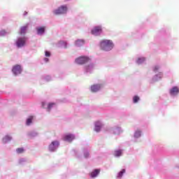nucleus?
Wrapping results in <instances>:
<instances>
[{"label":"nucleus","instance_id":"25","mask_svg":"<svg viewBox=\"0 0 179 179\" xmlns=\"http://www.w3.org/2000/svg\"><path fill=\"white\" fill-rule=\"evenodd\" d=\"M16 152L18 154L23 153V152H24V149H23V148H17Z\"/></svg>","mask_w":179,"mask_h":179},{"label":"nucleus","instance_id":"11","mask_svg":"<svg viewBox=\"0 0 179 179\" xmlns=\"http://www.w3.org/2000/svg\"><path fill=\"white\" fill-rule=\"evenodd\" d=\"M100 174V169H95L90 173V176L92 178H94L96 176H99Z\"/></svg>","mask_w":179,"mask_h":179},{"label":"nucleus","instance_id":"24","mask_svg":"<svg viewBox=\"0 0 179 179\" xmlns=\"http://www.w3.org/2000/svg\"><path fill=\"white\" fill-rule=\"evenodd\" d=\"M138 100H140L139 96H134L133 97V101H134V103H138Z\"/></svg>","mask_w":179,"mask_h":179},{"label":"nucleus","instance_id":"28","mask_svg":"<svg viewBox=\"0 0 179 179\" xmlns=\"http://www.w3.org/2000/svg\"><path fill=\"white\" fill-rule=\"evenodd\" d=\"M159 66H155V67H154V69H153V71L154 72H156V71H159Z\"/></svg>","mask_w":179,"mask_h":179},{"label":"nucleus","instance_id":"12","mask_svg":"<svg viewBox=\"0 0 179 179\" xmlns=\"http://www.w3.org/2000/svg\"><path fill=\"white\" fill-rule=\"evenodd\" d=\"M101 127H102V124H101V122H96L95 123V131L96 132H99L100 129H101Z\"/></svg>","mask_w":179,"mask_h":179},{"label":"nucleus","instance_id":"3","mask_svg":"<svg viewBox=\"0 0 179 179\" xmlns=\"http://www.w3.org/2000/svg\"><path fill=\"white\" fill-rule=\"evenodd\" d=\"M75 61L76 64H78L79 65H83V64L89 62V61H90V59L87 57L82 56L76 59Z\"/></svg>","mask_w":179,"mask_h":179},{"label":"nucleus","instance_id":"19","mask_svg":"<svg viewBox=\"0 0 179 179\" xmlns=\"http://www.w3.org/2000/svg\"><path fill=\"white\" fill-rule=\"evenodd\" d=\"M31 121H33V116H30V117L27 120V125H30V124H31Z\"/></svg>","mask_w":179,"mask_h":179},{"label":"nucleus","instance_id":"8","mask_svg":"<svg viewBox=\"0 0 179 179\" xmlns=\"http://www.w3.org/2000/svg\"><path fill=\"white\" fill-rule=\"evenodd\" d=\"M75 139V136L73 134H66L64 137V141L66 142H72Z\"/></svg>","mask_w":179,"mask_h":179},{"label":"nucleus","instance_id":"7","mask_svg":"<svg viewBox=\"0 0 179 179\" xmlns=\"http://www.w3.org/2000/svg\"><path fill=\"white\" fill-rule=\"evenodd\" d=\"M101 31H102L101 27H95L92 30V34H94V36H99V34H100Z\"/></svg>","mask_w":179,"mask_h":179},{"label":"nucleus","instance_id":"2","mask_svg":"<svg viewBox=\"0 0 179 179\" xmlns=\"http://www.w3.org/2000/svg\"><path fill=\"white\" fill-rule=\"evenodd\" d=\"M68 7H66V6H61L57 9L55 10L53 13L55 15H64V13H66Z\"/></svg>","mask_w":179,"mask_h":179},{"label":"nucleus","instance_id":"4","mask_svg":"<svg viewBox=\"0 0 179 179\" xmlns=\"http://www.w3.org/2000/svg\"><path fill=\"white\" fill-rule=\"evenodd\" d=\"M58 146H59V141H54L49 145V150L50 152H54L57 149V148H58Z\"/></svg>","mask_w":179,"mask_h":179},{"label":"nucleus","instance_id":"6","mask_svg":"<svg viewBox=\"0 0 179 179\" xmlns=\"http://www.w3.org/2000/svg\"><path fill=\"white\" fill-rule=\"evenodd\" d=\"M12 71L14 75H19L22 73V67L20 65H15L13 67Z\"/></svg>","mask_w":179,"mask_h":179},{"label":"nucleus","instance_id":"10","mask_svg":"<svg viewBox=\"0 0 179 179\" xmlns=\"http://www.w3.org/2000/svg\"><path fill=\"white\" fill-rule=\"evenodd\" d=\"M179 93L178 87H173L170 90V94L171 96H177V94Z\"/></svg>","mask_w":179,"mask_h":179},{"label":"nucleus","instance_id":"26","mask_svg":"<svg viewBox=\"0 0 179 179\" xmlns=\"http://www.w3.org/2000/svg\"><path fill=\"white\" fill-rule=\"evenodd\" d=\"M55 103H49L48 106V110H51V108H52V106H55Z\"/></svg>","mask_w":179,"mask_h":179},{"label":"nucleus","instance_id":"15","mask_svg":"<svg viewBox=\"0 0 179 179\" xmlns=\"http://www.w3.org/2000/svg\"><path fill=\"white\" fill-rule=\"evenodd\" d=\"M122 150H118L115 151V157H120V156H122Z\"/></svg>","mask_w":179,"mask_h":179},{"label":"nucleus","instance_id":"30","mask_svg":"<svg viewBox=\"0 0 179 179\" xmlns=\"http://www.w3.org/2000/svg\"><path fill=\"white\" fill-rule=\"evenodd\" d=\"M44 61H45V62H48V58L45 57V58L44 59Z\"/></svg>","mask_w":179,"mask_h":179},{"label":"nucleus","instance_id":"21","mask_svg":"<svg viewBox=\"0 0 179 179\" xmlns=\"http://www.w3.org/2000/svg\"><path fill=\"white\" fill-rule=\"evenodd\" d=\"M142 62H145V57L138 58L137 59V64H142Z\"/></svg>","mask_w":179,"mask_h":179},{"label":"nucleus","instance_id":"27","mask_svg":"<svg viewBox=\"0 0 179 179\" xmlns=\"http://www.w3.org/2000/svg\"><path fill=\"white\" fill-rule=\"evenodd\" d=\"M45 57H50L51 56V53H50V52H48V51H46L45 52Z\"/></svg>","mask_w":179,"mask_h":179},{"label":"nucleus","instance_id":"1","mask_svg":"<svg viewBox=\"0 0 179 179\" xmlns=\"http://www.w3.org/2000/svg\"><path fill=\"white\" fill-rule=\"evenodd\" d=\"M113 47L114 44L111 40H103L100 43V48L103 51H110V50H113Z\"/></svg>","mask_w":179,"mask_h":179},{"label":"nucleus","instance_id":"18","mask_svg":"<svg viewBox=\"0 0 179 179\" xmlns=\"http://www.w3.org/2000/svg\"><path fill=\"white\" fill-rule=\"evenodd\" d=\"M93 70V65H89L85 67V71L87 72H90V71Z\"/></svg>","mask_w":179,"mask_h":179},{"label":"nucleus","instance_id":"17","mask_svg":"<svg viewBox=\"0 0 179 179\" xmlns=\"http://www.w3.org/2000/svg\"><path fill=\"white\" fill-rule=\"evenodd\" d=\"M12 139V137L9 136H6L3 138V141L5 143H6V142H9V141H10Z\"/></svg>","mask_w":179,"mask_h":179},{"label":"nucleus","instance_id":"22","mask_svg":"<svg viewBox=\"0 0 179 179\" xmlns=\"http://www.w3.org/2000/svg\"><path fill=\"white\" fill-rule=\"evenodd\" d=\"M125 173V169H122L120 172H119L117 177L121 178L122 177V174Z\"/></svg>","mask_w":179,"mask_h":179},{"label":"nucleus","instance_id":"5","mask_svg":"<svg viewBox=\"0 0 179 179\" xmlns=\"http://www.w3.org/2000/svg\"><path fill=\"white\" fill-rule=\"evenodd\" d=\"M27 40V39L26 38H19L16 42L17 47H18V48L23 47L24 44H26Z\"/></svg>","mask_w":179,"mask_h":179},{"label":"nucleus","instance_id":"13","mask_svg":"<svg viewBox=\"0 0 179 179\" xmlns=\"http://www.w3.org/2000/svg\"><path fill=\"white\" fill-rule=\"evenodd\" d=\"M37 30V34H43L44 31H45V27H41L36 28Z\"/></svg>","mask_w":179,"mask_h":179},{"label":"nucleus","instance_id":"31","mask_svg":"<svg viewBox=\"0 0 179 179\" xmlns=\"http://www.w3.org/2000/svg\"><path fill=\"white\" fill-rule=\"evenodd\" d=\"M1 34H5V31H1Z\"/></svg>","mask_w":179,"mask_h":179},{"label":"nucleus","instance_id":"29","mask_svg":"<svg viewBox=\"0 0 179 179\" xmlns=\"http://www.w3.org/2000/svg\"><path fill=\"white\" fill-rule=\"evenodd\" d=\"M84 156L85 157L87 158L89 157V152H85Z\"/></svg>","mask_w":179,"mask_h":179},{"label":"nucleus","instance_id":"14","mask_svg":"<svg viewBox=\"0 0 179 179\" xmlns=\"http://www.w3.org/2000/svg\"><path fill=\"white\" fill-rule=\"evenodd\" d=\"M85 44V41L83 40H78L76 41V45L77 47H80V45H83Z\"/></svg>","mask_w":179,"mask_h":179},{"label":"nucleus","instance_id":"9","mask_svg":"<svg viewBox=\"0 0 179 179\" xmlns=\"http://www.w3.org/2000/svg\"><path fill=\"white\" fill-rule=\"evenodd\" d=\"M101 87V85L96 84L91 86V92L93 93H96V92H99Z\"/></svg>","mask_w":179,"mask_h":179},{"label":"nucleus","instance_id":"20","mask_svg":"<svg viewBox=\"0 0 179 179\" xmlns=\"http://www.w3.org/2000/svg\"><path fill=\"white\" fill-rule=\"evenodd\" d=\"M141 136V131L137 130L135 134H134V137L135 138H140Z\"/></svg>","mask_w":179,"mask_h":179},{"label":"nucleus","instance_id":"23","mask_svg":"<svg viewBox=\"0 0 179 179\" xmlns=\"http://www.w3.org/2000/svg\"><path fill=\"white\" fill-rule=\"evenodd\" d=\"M59 44L60 46H63L64 48H66V42L60 41Z\"/></svg>","mask_w":179,"mask_h":179},{"label":"nucleus","instance_id":"16","mask_svg":"<svg viewBox=\"0 0 179 179\" xmlns=\"http://www.w3.org/2000/svg\"><path fill=\"white\" fill-rule=\"evenodd\" d=\"M27 30V25L21 27L20 29V34H24L26 31Z\"/></svg>","mask_w":179,"mask_h":179}]
</instances>
